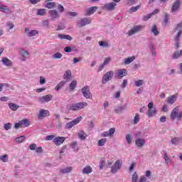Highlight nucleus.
I'll return each instance as SVG.
<instances>
[{"label":"nucleus","mask_w":182,"mask_h":182,"mask_svg":"<svg viewBox=\"0 0 182 182\" xmlns=\"http://www.w3.org/2000/svg\"><path fill=\"white\" fill-rule=\"evenodd\" d=\"M86 106H87V104L85 102L70 104L67 106V110L69 112H77V110H81V109H84Z\"/></svg>","instance_id":"f257e3e1"},{"label":"nucleus","mask_w":182,"mask_h":182,"mask_svg":"<svg viewBox=\"0 0 182 182\" xmlns=\"http://www.w3.org/2000/svg\"><path fill=\"white\" fill-rule=\"evenodd\" d=\"M178 107H176L172 109V112L171 113V119L172 120H176V119H178V120H181L182 112H178Z\"/></svg>","instance_id":"f03ea898"},{"label":"nucleus","mask_w":182,"mask_h":182,"mask_svg":"<svg viewBox=\"0 0 182 182\" xmlns=\"http://www.w3.org/2000/svg\"><path fill=\"white\" fill-rule=\"evenodd\" d=\"M122 166H123V161L122 159H118L114 164V166L111 167V173L112 174H116L120 168H122Z\"/></svg>","instance_id":"7ed1b4c3"},{"label":"nucleus","mask_w":182,"mask_h":182,"mask_svg":"<svg viewBox=\"0 0 182 182\" xmlns=\"http://www.w3.org/2000/svg\"><path fill=\"white\" fill-rule=\"evenodd\" d=\"M92 23V18L85 17L77 21V25L78 28H83V26H86V25H90Z\"/></svg>","instance_id":"20e7f679"},{"label":"nucleus","mask_w":182,"mask_h":182,"mask_svg":"<svg viewBox=\"0 0 182 182\" xmlns=\"http://www.w3.org/2000/svg\"><path fill=\"white\" fill-rule=\"evenodd\" d=\"M114 75V73L113 70H110L107 72L102 77V85H105V83H107L109 80H112V78L113 77V75Z\"/></svg>","instance_id":"39448f33"},{"label":"nucleus","mask_w":182,"mask_h":182,"mask_svg":"<svg viewBox=\"0 0 182 182\" xmlns=\"http://www.w3.org/2000/svg\"><path fill=\"white\" fill-rule=\"evenodd\" d=\"M52 99H53V95L49 94L44 96L38 97V103L43 105V103H48V102H50Z\"/></svg>","instance_id":"423d86ee"},{"label":"nucleus","mask_w":182,"mask_h":182,"mask_svg":"<svg viewBox=\"0 0 182 182\" xmlns=\"http://www.w3.org/2000/svg\"><path fill=\"white\" fill-rule=\"evenodd\" d=\"M148 109L149 110L146 114L147 116H149V117H153V116H156V114L157 113V109L153 107V102H149L148 104Z\"/></svg>","instance_id":"0eeeda50"},{"label":"nucleus","mask_w":182,"mask_h":182,"mask_svg":"<svg viewBox=\"0 0 182 182\" xmlns=\"http://www.w3.org/2000/svg\"><path fill=\"white\" fill-rule=\"evenodd\" d=\"M81 120H82V117H80L71 122H68L65 126V129H72L73 126H76V124H79Z\"/></svg>","instance_id":"6e6552de"},{"label":"nucleus","mask_w":182,"mask_h":182,"mask_svg":"<svg viewBox=\"0 0 182 182\" xmlns=\"http://www.w3.org/2000/svg\"><path fill=\"white\" fill-rule=\"evenodd\" d=\"M48 14L51 21H56V19L60 18V14H59V11H58L57 10H50L48 11Z\"/></svg>","instance_id":"1a4fd4ad"},{"label":"nucleus","mask_w":182,"mask_h":182,"mask_svg":"<svg viewBox=\"0 0 182 182\" xmlns=\"http://www.w3.org/2000/svg\"><path fill=\"white\" fill-rule=\"evenodd\" d=\"M81 92L85 99H90L92 97V93L90 92V88L89 86H85L81 89Z\"/></svg>","instance_id":"9d476101"},{"label":"nucleus","mask_w":182,"mask_h":182,"mask_svg":"<svg viewBox=\"0 0 182 182\" xmlns=\"http://www.w3.org/2000/svg\"><path fill=\"white\" fill-rule=\"evenodd\" d=\"M117 4L114 2L108 3L104 5L103 8L106 11H114Z\"/></svg>","instance_id":"9b49d317"},{"label":"nucleus","mask_w":182,"mask_h":182,"mask_svg":"<svg viewBox=\"0 0 182 182\" xmlns=\"http://www.w3.org/2000/svg\"><path fill=\"white\" fill-rule=\"evenodd\" d=\"M96 11H97V6L90 7L85 10L84 16H90V15H93Z\"/></svg>","instance_id":"f8f14e48"},{"label":"nucleus","mask_w":182,"mask_h":182,"mask_svg":"<svg viewBox=\"0 0 182 182\" xmlns=\"http://www.w3.org/2000/svg\"><path fill=\"white\" fill-rule=\"evenodd\" d=\"M143 29V26H136L133 28H132L129 32H128V36H132V35H134V33H137V32H140Z\"/></svg>","instance_id":"ddd939ff"},{"label":"nucleus","mask_w":182,"mask_h":182,"mask_svg":"<svg viewBox=\"0 0 182 182\" xmlns=\"http://www.w3.org/2000/svg\"><path fill=\"white\" fill-rule=\"evenodd\" d=\"M180 5H181V1H180V0H176L172 6L171 12L173 14L176 13L178 9H180Z\"/></svg>","instance_id":"4468645a"},{"label":"nucleus","mask_w":182,"mask_h":182,"mask_svg":"<svg viewBox=\"0 0 182 182\" xmlns=\"http://www.w3.org/2000/svg\"><path fill=\"white\" fill-rule=\"evenodd\" d=\"M65 140H66V138H65L64 136H58L55 138L53 141L54 144H55V146H60V144H63V141H65Z\"/></svg>","instance_id":"2eb2a0df"},{"label":"nucleus","mask_w":182,"mask_h":182,"mask_svg":"<svg viewBox=\"0 0 182 182\" xmlns=\"http://www.w3.org/2000/svg\"><path fill=\"white\" fill-rule=\"evenodd\" d=\"M135 144L136 147H143L146 144V139L143 138H137L135 139Z\"/></svg>","instance_id":"dca6fc26"},{"label":"nucleus","mask_w":182,"mask_h":182,"mask_svg":"<svg viewBox=\"0 0 182 182\" xmlns=\"http://www.w3.org/2000/svg\"><path fill=\"white\" fill-rule=\"evenodd\" d=\"M19 53L21 55V60L23 62H25V60H26V58H28V56L29 55V52H28V50H25L23 49H21L19 50Z\"/></svg>","instance_id":"f3484780"},{"label":"nucleus","mask_w":182,"mask_h":182,"mask_svg":"<svg viewBox=\"0 0 182 182\" xmlns=\"http://www.w3.org/2000/svg\"><path fill=\"white\" fill-rule=\"evenodd\" d=\"M49 114V110H46L45 109H41L38 114V119H41L43 117H46Z\"/></svg>","instance_id":"a211bd4d"},{"label":"nucleus","mask_w":182,"mask_h":182,"mask_svg":"<svg viewBox=\"0 0 182 182\" xmlns=\"http://www.w3.org/2000/svg\"><path fill=\"white\" fill-rule=\"evenodd\" d=\"M177 100V96L176 95H171L166 98V102L168 105H173L176 103Z\"/></svg>","instance_id":"6ab92c4d"},{"label":"nucleus","mask_w":182,"mask_h":182,"mask_svg":"<svg viewBox=\"0 0 182 182\" xmlns=\"http://www.w3.org/2000/svg\"><path fill=\"white\" fill-rule=\"evenodd\" d=\"M25 33H26V35H28V36L32 37V36H35V35H38V33H39V32H38V31H36V30L29 31V28H26Z\"/></svg>","instance_id":"aec40b11"},{"label":"nucleus","mask_w":182,"mask_h":182,"mask_svg":"<svg viewBox=\"0 0 182 182\" xmlns=\"http://www.w3.org/2000/svg\"><path fill=\"white\" fill-rule=\"evenodd\" d=\"M1 62L3 65L7 68L12 66V61H11V60H9L8 58H3Z\"/></svg>","instance_id":"412c9836"},{"label":"nucleus","mask_w":182,"mask_h":182,"mask_svg":"<svg viewBox=\"0 0 182 182\" xmlns=\"http://www.w3.org/2000/svg\"><path fill=\"white\" fill-rule=\"evenodd\" d=\"M8 106H9L10 110H12V112H16L19 109V105H18L14 102L9 103Z\"/></svg>","instance_id":"4be33fe9"},{"label":"nucleus","mask_w":182,"mask_h":182,"mask_svg":"<svg viewBox=\"0 0 182 182\" xmlns=\"http://www.w3.org/2000/svg\"><path fill=\"white\" fill-rule=\"evenodd\" d=\"M180 38H181V31L178 33L176 37L174 38V41L176 42L175 46L176 48H180Z\"/></svg>","instance_id":"5701e85b"},{"label":"nucleus","mask_w":182,"mask_h":182,"mask_svg":"<svg viewBox=\"0 0 182 182\" xmlns=\"http://www.w3.org/2000/svg\"><path fill=\"white\" fill-rule=\"evenodd\" d=\"M117 76L119 77H124V76H127V70L126 69H121L118 70Z\"/></svg>","instance_id":"b1692460"},{"label":"nucleus","mask_w":182,"mask_h":182,"mask_svg":"<svg viewBox=\"0 0 182 182\" xmlns=\"http://www.w3.org/2000/svg\"><path fill=\"white\" fill-rule=\"evenodd\" d=\"M93 171V169L92 168V166H87L85 168H83L82 173V174H90Z\"/></svg>","instance_id":"393cba45"},{"label":"nucleus","mask_w":182,"mask_h":182,"mask_svg":"<svg viewBox=\"0 0 182 182\" xmlns=\"http://www.w3.org/2000/svg\"><path fill=\"white\" fill-rule=\"evenodd\" d=\"M127 109V107L126 105L118 106L115 107V112L116 113H122V112H124V110Z\"/></svg>","instance_id":"a878e982"},{"label":"nucleus","mask_w":182,"mask_h":182,"mask_svg":"<svg viewBox=\"0 0 182 182\" xmlns=\"http://www.w3.org/2000/svg\"><path fill=\"white\" fill-rule=\"evenodd\" d=\"M58 38L59 39H66L67 41H72L73 39L72 36L65 34H58Z\"/></svg>","instance_id":"bb28decb"},{"label":"nucleus","mask_w":182,"mask_h":182,"mask_svg":"<svg viewBox=\"0 0 182 182\" xmlns=\"http://www.w3.org/2000/svg\"><path fill=\"white\" fill-rule=\"evenodd\" d=\"M136 59L135 56H132L124 59V65H130Z\"/></svg>","instance_id":"cd10ccee"},{"label":"nucleus","mask_w":182,"mask_h":182,"mask_svg":"<svg viewBox=\"0 0 182 182\" xmlns=\"http://www.w3.org/2000/svg\"><path fill=\"white\" fill-rule=\"evenodd\" d=\"M57 4L56 2H53V1H48L46 4V7L48 9H53V8H55V6H56Z\"/></svg>","instance_id":"c85d7f7f"},{"label":"nucleus","mask_w":182,"mask_h":182,"mask_svg":"<svg viewBox=\"0 0 182 182\" xmlns=\"http://www.w3.org/2000/svg\"><path fill=\"white\" fill-rule=\"evenodd\" d=\"M73 170V167L69 166L67 168H64L60 170V172L63 174H68V173H70Z\"/></svg>","instance_id":"c756f323"},{"label":"nucleus","mask_w":182,"mask_h":182,"mask_svg":"<svg viewBox=\"0 0 182 182\" xmlns=\"http://www.w3.org/2000/svg\"><path fill=\"white\" fill-rule=\"evenodd\" d=\"M151 32L155 36H157V35L160 34V31L157 30V26L156 24L152 26V28L151 29Z\"/></svg>","instance_id":"7c9ffc66"},{"label":"nucleus","mask_w":182,"mask_h":182,"mask_svg":"<svg viewBox=\"0 0 182 182\" xmlns=\"http://www.w3.org/2000/svg\"><path fill=\"white\" fill-rule=\"evenodd\" d=\"M0 11L4 14H11V9L6 6H0Z\"/></svg>","instance_id":"2f4dec72"},{"label":"nucleus","mask_w":182,"mask_h":182,"mask_svg":"<svg viewBox=\"0 0 182 182\" xmlns=\"http://www.w3.org/2000/svg\"><path fill=\"white\" fill-rule=\"evenodd\" d=\"M149 49L152 56L156 57L157 55V53L156 51V48H154V45H153V43L149 44Z\"/></svg>","instance_id":"473e14b6"},{"label":"nucleus","mask_w":182,"mask_h":182,"mask_svg":"<svg viewBox=\"0 0 182 182\" xmlns=\"http://www.w3.org/2000/svg\"><path fill=\"white\" fill-rule=\"evenodd\" d=\"M141 6L138 5V6H132V7H131V8L128 10L129 14H133L134 12H137V11L140 9Z\"/></svg>","instance_id":"72a5a7b5"},{"label":"nucleus","mask_w":182,"mask_h":182,"mask_svg":"<svg viewBox=\"0 0 182 182\" xmlns=\"http://www.w3.org/2000/svg\"><path fill=\"white\" fill-rule=\"evenodd\" d=\"M70 77H72V71H70V70H68L63 75V79L69 80Z\"/></svg>","instance_id":"f704fd0d"},{"label":"nucleus","mask_w":182,"mask_h":182,"mask_svg":"<svg viewBox=\"0 0 182 182\" xmlns=\"http://www.w3.org/2000/svg\"><path fill=\"white\" fill-rule=\"evenodd\" d=\"M182 56V50L180 51H176L173 55H172V59H178V58Z\"/></svg>","instance_id":"c9c22d12"},{"label":"nucleus","mask_w":182,"mask_h":182,"mask_svg":"<svg viewBox=\"0 0 182 182\" xmlns=\"http://www.w3.org/2000/svg\"><path fill=\"white\" fill-rule=\"evenodd\" d=\"M181 141L180 137H173L171 139V144H174L175 146H177Z\"/></svg>","instance_id":"e433bc0d"},{"label":"nucleus","mask_w":182,"mask_h":182,"mask_svg":"<svg viewBox=\"0 0 182 182\" xmlns=\"http://www.w3.org/2000/svg\"><path fill=\"white\" fill-rule=\"evenodd\" d=\"M78 137L81 140H86V137H87V134H86L84 131H80L78 133Z\"/></svg>","instance_id":"4c0bfd02"},{"label":"nucleus","mask_w":182,"mask_h":182,"mask_svg":"<svg viewBox=\"0 0 182 182\" xmlns=\"http://www.w3.org/2000/svg\"><path fill=\"white\" fill-rule=\"evenodd\" d=\"M20 124H21V127H28L29 126V120L23 119L20 121Z\"/></svg>","instance_id":"58836bf2"},{"label":"nucleus","mask_w":182,"mask_h":182,"mask_svg":"<svg viewBox=\"0 0 182 182\" xmlns=\"http://www.w3.org/2000/svg\"><path fill=\"white\" fill-rule=\"evenodd\" d=\"M37 15L41 16H45L46 15V9H39L37 10Z\"/></svg>","instance_id":"ea45409f"},{"label":"nucleus","mask_w":182,"mask_h":182,"mask_svg":"<svg viewBox=\"0 0 182 182\" xmlns=\"http://www.w3.org/2000/svg\"><path fill=\"white\" fill-rule=\"evenodd\" d=\"M77 86V81L76 80H73L70 84V90H73Z\"/></svg>","instance_id":"a19ab883"},{"label":"nucleus","mask_w":182,"mask_h":182,"mask_svg":"<svg viewBox=\"0 0 182 182\" xmlns=\"http://www.w3.org/2000/svg\"><path fill=\"white\" fill-rule=\"evenodd\" d=\"M65 81H61L60 82L57 86L55 87V90H56L57 92L58 90H60V89H62V87H63L65 86Z\"/></svg>","instance_id":"79ce46f5"},{"label":"nucleus","mask_w":182,"mask_h":182,"mask_svg":"<svg viewBox=\"0 0 182 182\" xmlns=\"http://www.w3.org/2000/svg\"><path fill=\"white\" fill-rule=\"evenodd\" d=\"M175 32H177V31H178V33H180V32H181L182 34V22L178 23L175 28H174Z\"/></svg>","instance_id":"37998d69"},{"label":"nucleus","mask_w":182,"mask_h":182,"mask_svg":"<svg viewBox=\"0 0 182 182\" xmlns=\"http://www.w3.org/2000/svg\"><path fill=\"white\" fill-rule=\"evenodd\" d=\"M57 9L58 14H63V12H65V7L60 4H57Z\"/></svg>","instance_id":"c03bdc74"},{"label":"nucleus","mask_w":182,"mask_h":182,"mask_svg":"<svg viewBox=\"0 0 182 182\" xmlns=\"http://www.w3.org/2000/svg\"><path fill=\"white\" fill-rule=\"evenodd\" d=\"M168 18H170V16L168 15V14L165 13L164 19H163V23L165 26L167 25V23H168Z\"/></svg>","instance_id":"a18cd8bd"},{"label":"nucleus","mask_w":182,"mask_h":182,"mask_svg":"<svg viewBox=\"0 0 182 182\" xmlns=\"http://www.w3.org/2000/svg\"><path fill=\"white\" fill-rule=\"evenodd\" d=\"M63 55L61 53H54L53 55H52V58L53 59H61Z\"/></svg>","instance_id":"49530a36"},{"label":"nucleus","mask_w":182,"mask_h":182,"mask_svg":"<svg viewBox=\"0 0 182 182\" xmlns=\"http://www.w3.org/2000/svg\"><path fill=\"white\" fill-rule=\"evenodd\" d=\"M25 136H18L17 138H16V143H22L23 141H25Z\"/></svg>","instance_id":"de8ad7c7"},{"label":"nucleus","mask_w":182,"mask_h":182,"mask_svg":"<svg viewBox=\"0 0 182 182\" xmlns=\"http://www.w3.org/2000/svg\"><path fill=\"white\" fill-rule=\"evenodd\" d=\"M107 141V139L106 138L102 139L98 141V146H105V144H106Z\"/></svg>","instance_id":"09e8293b"},{"label":"nucleus","mask_w":182,"mask_h":182,"mask_svg":"<svg viewBox=\"0 0 182 182\" xmlns=\"http://www.w3.org/2000/svg\"><path fill=\"white\" fill-rule=\"evenodd\" d=\"M144 83V80H139L137 81H135V85L137 87H140V86H143Z\"/></svg>","instance_id":"8fccbe9b"},{"label":"nucleus","mask_w":182,"mask_h":182,"mask_svg":"<svg viewBox=\"0 0 182 182\" xmlns=\"http://www.w3.org/2000/svg\"><path fill=\"white\" fill-rule=\"evenodd\" d=\"M140 122V115L139 114H136L134 118V124H137Z\"/></svg>","instance_id":"3c124183"},{"label":"nucleus","mask_w":182,"mask_h":182,"mask_svg":"<svg viewBox=\"0 0 182 182\" xmlns=\"http://www.w3.org/2000/svg\"><path fill=\"white\" fill-rule=\"evenodd\" d=\"M100 46H102V48H108L109 47V43L107 41H99Z\"/></svg>","instance_id":"603ef678"},{"label":"nucleus","mask_w":182,"mask_h":182,"mask_svg":"<svg viewBox=\"0 0 182 182\" xmlns=\"http://www.w3.org/2000/svg\"><path fill=\"white\" fill-rule=\"evenodd\" d=\"M139 178V175H137L136 172H134L132 175V181L137 182V179Z\"/></svg>","instance_id":"864d4df0"},{"label":"nucleus","mask_w":182,"mask_h":182,"mask_svg":"<svg viewBox=\"0 0 182 182\" xmlns=\"http://www.w3.org/2000/svg\"><path fill=\"white\" fill-rule=\"evenodd\" d=\"M0 160H1V161H4V163H6V161H8V155L5 154L1 156Z\"/></svg>","instance_id":"5fc2aeb1"},{"label":"nucleus","mask_w":182,"mask_h":182,"mask_svg":"<svg viewBox=\"0 0 182 182\" xmlns=\"http://www.w3.org/2000/svg\"><path fill=\"white\" fill-rule=\"evenodd\" d=\"M125 139H126L127 143H128V144H132V135H130L129 134H127Z\"/></svg>","instance_id":"6e6d98bb"},{"label":"nucleus","mask_w":182,"mask_h":182,"mask_svg":"<svg viewBox=\"0 0 182 182\" xmlns=\"http://www.w3.org/2000/svg\"><path fill=\"white\" fill-rule=\"evenodd\" d=\"M43 26L46 29H49V21L46 20L43 21Z\"/></svg>","instance_id":"4d7b16f0"},{"label":"nucleus","mask_w":182,"mask_h":182,"mask_svg":"<svg viewBox=\"0 0 182 182\" xmlns=\"http://www.w3.org/2000/svg\"><path fill=\"white\" fill-rule=\"evenodd\" d=\"M110 60H112V58L110 57H107L105 59L104 62L102 63L103 65H108L109 63H110Z\"/></svg>","instance_id":"13d9d810"},{"label":"nucleus","mask_w":182,"mask_h":182,"mask_svg":"<svg viewBox=\"0 0 182 182\" xmlns=\"http://www.w3.org/2000/svg\"><path fill=\"white\" fill-rule=\"evenodd\" d=\"M65 29V24L60 23L58 26L56 31H63Z\"/></svg>","instance_id":"bf43d9fd"},{"label":"nucleus","mask_w":182,"mask_h":182,"mask_svg":"<svg viewBox=\"0 0 182 182\" xmlns=\"http://www.w3.org/2000/svg\"><path fill=\"white\" fill-rule=\"evenodd\" d=\"M136 166L137 163L133 162L129 166V171H133V170H134V167H136Z\"/></svg>","instance_id":"052dcab7"},{"label":"nucleus","mask_w":182,"mask_h":182,"mask_svg":"<svg viewBox=\"0 0 182 182\" xmlns=\"http://www.w3.org/2000/svg\"><path fill=\"white\" fill-rule=\"evenodd\" d=\"M151 16H153V14H147L146 16H144L143 17V21H149V19H150V18H151Z\"/></svg>","instance_id":"680f3d73"},{"label":"nucleus","mask_w":182,"mask_h":182,"mask_svg":"<svg viewBox=\"0 0 182 182\" xmlns=\"http://www.w3.org/2000/svg\"><path fill=\"white\" fill-rule=\"evenodd\" d=\"M115 132H116V129L114 128H110L108 132L109 136H113Z\"/></svg>","instance_id":"e2e57ef3"},{"label":"nucleus","mask_w":182,"mask_h":182,"mask_svg":"<svg viewBox=\"0 0 182 182\" xmlns=\"http://www.w3.org/2000/svg\"><path fill=\"white\" fill-rule=\"evenodd\" d=\"M64 51L67 53H70L72 52V47L71 46H67L64 48Z\"/></svg>","instance_id":"0e129e2a"},{"label":"nucleus","mask_w":182,"mask_h":182,"mask_svg":"<svg viewBox=\"0 0 182 182\" xmlns=\"http://www.w3.org/2000/svg\"><path fill=\"white\" fill-rule=\"evenodd\" d=\"M138 182H147V178H146V176H141L139 178V180Z\"/></svg>","instance_id":"69168bd1"},{"label":"nucleus","mask_w":182,"mask_h":182,"mask_svg":"<svg viewBox=\"0 0 182 182\" xmlns=\"http://www.w3.org/2000/svg\"><path fill=\"white\" fill-rule=\"evenodd\" d=\"M127 86V80H123L122 84L121 85V87L124 89Z\"/></svg>","instance_id":"338daca9"},{"label":"nucleus","mask_w":182,"mask_h":182,"mask_svg":"<svg viewBox=\"0 0 182 182\" xmlns=\"http://www.w3.org/2000/svg\"><path fill=\"white\" fill-rule=\"evenodd\" d=\"M5 130L11 129V123H7L4 125Z\"/></svg>","instance_id":"774afa93"}]
</instances>
